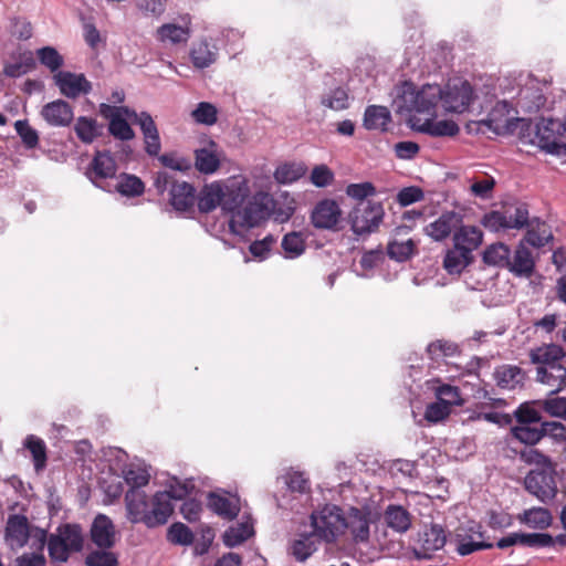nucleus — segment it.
I'll return each mask as SVG.
<instances>
[{"label":"nucleus","mask_w":566,"mask_h":566,"mask_svg":"<svg viewBox=\"0 0 566 566\" xmlns=\"http://www.w3.org/2000/svg\"><path fill=\"white\" fill-rule=\"evenodd\" d=\"M535 263L532 252L520 244L514 253L513 261H510L507 269L518 276H531L534 272Z\"/></svg>","instance_id":"33"},{"label":"nucleus","mask_w":566,"mask_h":566,"mask_svg":"<svg viewBox=\"0 0 566 566\" xmlns=\"http://www.w3.org/2000/svg\"><path fill=\"white\" fill-rule=\"evenodd\" d=\"M41 116L51 126L66 127L72 123L74 113L72 106L67 102L56 99L42 107Z\"/></svg>","instance_id":"18"},{"label":"nucleus","mask_w":566,"mask_h":566,"mask_svg":"<svg viewBox=\"0 0 566 566\" xmlns=\"http://www.w3.org/2000/svg\"><path fill=\"white\" fill-rule=\"evenodd\" d=\"M38 57L41 64L45 65L51 72L57 71L63 65L62 55L52 46L40 49Z\"/></svg>","instance_id":"60"},{"label":"nucleus","mask_w":566,"mask_h":566,"mask_svg":"<svg viewBox=\"0 0 566 566\" xmlns=\"http://www.w3.org/2000/svg\"><path fill=\"white\" fill-rule=\"evenodd\" d=\"M523 370L513 365H502L494 371L496 385L503 389H515L524 381Z\"/></svg>","instance_id":"32"},{"label":"nucleus","mask_w":566,"mask_h":566,"mask_svg":"<svg viewBox=\"0 0 566 566\" xmlns=\"http://www.w3.org/2000/svg\"><path fill=\"white\" fill-rule=\"evenodd\" d=\"M416 130L432 137H454L459 134V125L451 119L434 120L427 118L420 125L413 124Z\"/></svg>","instance_id":"25"},{"label":"nucleus","mask_w":566,"mask_h":566,"mask_svg":"<svg viewBox=\"0 0 566 566\" xmlns=\"http://www.w3.org/2000/svg\"><path fill=\"white\" fill-rule=\"evenodd\" d=\"M427 354L431 360L441 361L448 357L459 355L460 348L451 340L438 339L428 345Z\"/></svg>","instance_id":"42"},{"label":"nucleus","mask_w":566,"mask_h":566,"mask_svg":"<svg viewBox=\"0 0 566 566\" xmlns=\"http://www.w3.org/2000/svg\"><path fill=\"white\" fill-rule=\"evenodd\" d=\"M541 408L551 417L566 421V397H553L539 401Z\"/></svg>","instance_id":"61"},{"label":"nucleus","mask_w":566,"mask_h":566,"mask_svg":"<svg viewBox=\"0 0 566 566\" xmlns=\"http://www.w3.org/2000/svg\"><path fill=\"white\" fill-rule=\"evenodd\" d=\"M195 167L205 175L214 174L220 167V158L217 154V144L209 142L208 147L195 150Z\"/></svg>","instance_id":"26"},{"label":"nucleus","mask_w":566,"mask_h":566,"mask_svg":"<svg viewBox=\"0 0 566 566\" xmlns=\"http://www.w3.org/2000/svg\"><path fill=\"white\" fill-rule=\"evenodd\" d=\"M565 356L563 347L556 344L543 345L530 352V359L537 367L560 364Z\"/></svg>","instance_id":"28"},{"label":"nucleus","mask_w":566,"mask_h":566,"mask_svg":"<svg viewBox=\"0 0 566 566\" xmlns=\"http://www.w3.org/2000/svg\"><path fill=\"white\" fill-rule=\"evenodd\" d=\"M115 189L123 196L137 197L144 193L145 185L135 175L122 174Z\"/></svg>","instance_id":"47"},{"label":"nucleus","mask_w":566,"mask_h":566,"mask_svg":"<svg viewBox=\"0 0 566 566\" xmlns=\"http://www.w3.org/2000/svg\"><path fill=\"white\" fill-rule=\"evenodd\" d=\"M125 502L130 522L145 524L150 503L147 494L140 490H128L125 494Z\"/></svg>","instance_id":"24"},{"label":"nucleus","mask_w":566,"mask_h":566,"mask_svg":"<svg viewBox=\"0 0 566 566\" xmlns=\"http://www.w3.org/2000/svg\"><path fill=\"white\" fill-rule=\"evenodd\" d=\"M482 237L483 234L481 230L476 227L461 224L453 234L454 247L459 248L462 252L472 255L473 250L481 244Z\"/></svg>","instance_id":"27"},{"label":"nucleus","mask_w":566,"mask_h":566,"mask_svg":"<svg viewBox=\"0 0 566 566\" xmlns=\"http://www.w3.org/2000/svg\"><path fill=\"white\" fill-rule=\"evenodd\" d=\"M462 217L455 211L443 212L437 220L430 222L424 228L426 234L434 241H442L448 238L452 231L461 226Z\"/></svg>","instance_id":"17"},{"label":"nucleus","mask_w":566,"mask_h":566,"mask_svg":"<svg viewBox=\"0 0 566 566\" xmlns=\"http://www.w3.org/2000/svg\"><path fill=\"white\" fill-rule=\"evenodd\" d=\"M522 521L531 527L546 528L552 523V514L547 509L533 507L524 512Z\"/></svg>","instance_id":"51"},{"label":"nucleus","mask_w":566,"mask_h":566,"mask_svg":"<svg viewBox=\"0 0 566 566\" xmlns=\"http://www.w3.org/2000/svg\"><path fill=\"white\" fill-rule=\"evenodd\" d=\"M473 261V255L462 252L459 248L449 249L443 259V268L450 274H460Z\"/></svg>","instance_id":"39"},{"label":"nucleus","mask_w":566,"mask_h":566,"mask_svg":"<svg viewBox=\"0 0 566 566\" xmlns=\"http://www.w3.org/2000/svg\"><path fill=\"white\" fill-rule=\"evenodd\" d=\"M282 249L285 258L294 259L302 255L305 252L306 243L301 232L286 233L282 239Z\"/></svg>","instance_id":"45"},{"label":"nucleus","mask_w":566,"mask_h":566,"mask_svg":"<svg viewBox=\"0 0 566 566\" xmlns=\"http://www.w3.org/2000/svg\"><path fill=\"white\" fill-rule=\"evenodd\" d=\"M342 218V210L333 199H324L317 202L311 213V222L319 230H337Z\"/></svg>","instance_id":"10"},{"label":"nucleus","mask_w":566,"mask_h":566,"mask_svg":"<svg viewBox=\"0 0 566 566\" xmlns=\"http://www.w3.org/2000/svg\"><path fill=\"white\" fill-rule=\"evenodd\" d=\"M167 539L175 545L188 546L193 543L195 535L186 524L176 522L169 526Z\"/></svg>","instance_id":"50"},{"label":"nucleus","mask_w":566,"mask_h":566,"mask_svg":"<svg viewBox=\"0 0 566 566\" xmlns=\"http://www.w3.org/2000/svg\"><path fill=\"white\" fill-rule=\"evenodd\" d=\"M313 535L325 543H334L346 530L345 516L336 505H325L311 514Z\"/></svg>","instance_id":"1"},{"label":"nucleus","mask_w":566,"mask_h":566,"mask_svg":"<svg viewBox=\"0 0 566 566\" xmlns=\"http://www.w3.org/2000/svg\"><path fill=\"white\" fill-rule=\"evenodd\" d=\"M536 381L549 387L555 395L566 388V367L562 363L537 367Z\"/></svg>","instance_id":"21"},{"label":"nucleus","mask_w":566,"mask_h":566,"mask_svg":"<svg viewBox=\"0 0 566 566\" xmlns=\"http://www.w3.org/2000/svg\"><path fill=\"white\" fill-rule=\"evenodd\" d=\"M418 252L417 244L412 239L406 241H390L387 245V254L398 262H406Z\"/></svg>","instance_id":"41"},{"label":"nucleus","mask_w":566,"mask_h":566,"mask_svg":"<svg viewBox=\"0 0 566 566\" xmlns=\"http://www.w3.org/2000/svg\"><path fill=\"white\" fill-rule=\"evenodd\" d=\"M123 109L125 116H127L133 124L139 125L144 137L158 132L156 123L147 112L137 113L128 107H124Z\"/></svg>","instance_id":"52"},{"label":"nucleus","mask_w":566,"mask_h":566,"mask_svg":"<svg viewBox=\"0 0 566 566\" xmlns=\"http://www.w3.org/2000/svg\"><path fill=\"white\" fill-rule=\"evenodd\" d=\"M388 527L398 533H405L411 526L410 513L400 505H389L385 511Z\"/></svg>","instance_id":"36"},{"label":"nucleus","mask_w":566,"mask_h":566,"mask_svg":"<svg viewBox=\"0 0 566 566\" xmlns=\"http://www.w3.org/2000/svg\"><path fill=\"white\" fill-rule=\"evenodd\" d=\"M321 104L333 111H343L348 108V93L343 87H336L331 93L324 95Z\"/></svg>","instance_id":"55"},{"label":"nucleus","mask_w":566,"mask_h":566,"mask_svg":"<svg viewBox=\"0 0 566 566\" xmlns=\"http://www.w3.org/2000/svg\"><path fill=\"white\" fill-rule=\"evenodd\" d=\"M390 120V112L385 106L370 105L365 109L364 126L369 130H386Z\"/></svg>","instance_id":"34"},{"label":"nucleus","mask_w":566,"mask_h":566,"mask_svg":"<svg viewBox=\"0 0 566 566\" xmlns=\"http://www.w3.org/2000/svg\"><path fill=\"white\" fill-rule=\"evenodd\" d=\"M269 216L270 210L268 206L255 198L254 200L249 201L242 210H239L235 218L237 222L242 227L253 228L266 220Z\"/></svg>","instance_id":"23"},{"label":"nucleus","mask_w":566,"mask_h":566,"mask_svg":"<svg viewBox=\"0 0 566 566\" xmlns=\"http://www.w3.org/2000/svg\"><path fill=\"white\" fill-rule=\"evenodd\" d=\"M49 556L53 562L65 563L70 557V549L65 546L63 541L53 535L48 543Z\"/></svg>","instance_id":"62"},{"label":"nucleus","mask_w":566,"mask_h":566,"mask_svg":"<svg viewBox=\"0 0 566 566\" xmlns=\"http://www.w3.org/2000/svg\"><path fill=\"white\" fill-rule=\"evenodd\" d=\"M450 543L454 545L455 551L462 556L492 547V544H488L482 541L481 533L472 532V530H468L463 526H459L455 530Z\"/></svg>","instance_id":"15"},{"label":"nucleus","mask_w":566,"mask_h":566,"mask_svg":"<svg viewBox=\"0 0 566 566\" xmlns=\"http://www.w3.org/2000/svg\"><path fill=\"white\" fill-rule=\"evenodd\" d=\"M217 48L207 41L196 43L190 51L191 62L197 69H206L217 61Z\"/></svg>","instance_id":"35"},{"label":"nucleus","mask_w":566,"mask_h":566,"mask_svg":"<svg viewBox=\"0 0 566 566\" xmlns=\"http://www.w3.org/2000/svg\"><path fill=\"white\" fill-rule=\"evenodd\" d=\"M54 81L60 92L69 98H76L82 94L90 93L92 90L91 83L83 74L59 71L54 75Z\"/></svg>","instance_id":"14"},{"label":"nucleus","mask_w":566,"mask_h":566,"mask_svg":"<svg viewBox=\"0 0 566 566\" xmlns=\"http://www.w3.org/2000/svg\"><path fill=\"white\" fill-rule=\"evenodd\" d=\"M171 496L167 492H156L150 499L148 515L145 518V525L148 528H155L168 522L174 513Z\"/></svg>","instance_id":"11"},{"label":"nucleus","mask_w":566,"mask_h":566,"mask_svg":"<svg viewBox=\"0 0 566 566\" xmlns=\"http://www.w3.org/2000/svg\"><path fill=\"white\" fill-rule=\"evenodd\" d=\"M306 174V167L302 164L286 163L274 171V178L279 184H292Z\"/></svg>","instance_id":"46"},{"label":"nucleus","mask_w":566,"mask_h":566,"mask_svg":"<svg viewBox=\"0 0 566 566\" xmlns=\"http://www.w3.org/2000/svg\"><path fill=\"white\" fill-rule=\"evenodd\" d=\"M59 535L71 553H78L83 549L84 537L82 527L78 524H65L59 528Z\"/></svg>","instance_id":"37"},{"label":"nucleus","mask_w":566,"mask_h":566,"mask_svg":"<svg viewBox=\"0 0 566 566\" xmlns=\"http://www.w3.org/2000/svg\"><path fill=\"white\" fill-rule=\"evenodd\" d=\"M115 525L105 514H97L90 530V537L97 548L111 549L115 545Z\"/></svg>","instance_id":"13"},{"label":"nucleus","mask_w":566,"mask_h":566,"mask_svg":"<svg viewBox=\"0 0 566 566\" xmlns=\"http://www.w3.org/2000/svg\"><path fill=\"white\" fill-rule=\"evenodd\" d=\"M442 86L438 84H426L420 90L405 94V102H409V111L418 114H427L437 116L438 109L441 108Z\"/></svg>","instance_id":"6"},{"label":"nucleus","mask_w":566,"mask_h":566,"mask_svg":"<svg viewBox=\"0 0 566 566\" xmlns=\"http://www.w3.org/2000/svg\"><path fill=\"white\" fill-rule=\"evenodd\" d=\"M543 87L544 84L538 80L530 77L517 93L516 107L525 114L537 113L547 101Z\"/></svg>","instance_id":"8"},{"label":"nucleus","mask_w":566,"mask_h":566,"mask_svg":"<svg viewBox=\"0 0 566 566\" xmlns=\"http://www.w3.org/2000/svg\"><path fill=\"white\" fill-rule=\"evenodd\" d=\"M525 240L534 248H542L553 239L551 227L538 218H527Z\"/></svg>","instance_id":"30"},{"label":"nucleus","mask_w":566,"mask_h":566,"mask_svg":"<svg viewBox=\"0 0 566 566\" xmlns=\"http://www.w3.org/2000/svg\"><path fill=\"white\" fill-rule=\"evenodd\" d=\"M85 566H118V557L109 549H95L88 553L84 559Z\"/></svg>","instance_id":"54"},{"label":"nucleus","mask_w":566,"mask_h":566,"mask_svg":"<svg viewBox=\"0 0 566 566\" xmlns=\"http://www.w3.org/2000/svg\"><path fill=\"white\" fill-rule=\"evenodd\" d=\"M30 537L29 522L24 515H10L6 526V542L12 548L23 547Z\"/></svg>","instance_id":"19"},{"label":"nucleus","mask_w":566,"mask_h":566,"mask_svg":"<svg viewBox=\"0 0 566 566\" xmlns=\"http://www.w3.org/2000/svg\"><path fill=\"white\" fill-rule=\"evenodd\" d=\"M74 130L77 138L85 144L93 143L99 135L96 119L86 116H80L76 119Z\"/></svg>","instance_id":"48"},{"label":"nucleus","mask_w":566,"mask_h":566,"mask_svg":"<svg viewBox=\"0 0 566 566\" xmlns=\"http://www.w3.org/2000/svg\"><path fill=\"white\" fill-rule=\"evenodd\" d=\"M23 447L30 452L36 473L44 471L48 464V448L44 440L35 434H28Z\"/></svg>","instance_id":"29"},{"label":"nucleus","mask_w":566,"mask_h":566,"mask_svg":"<svg viewBox=\"0 0 566 566\" xmlns=\"http://www.w3.org/2000/svg\"><path fill=\"white\" fill-rule=\"evenodd\" d=\"M193 119L199 124L213 125L218 119V111L214 105L201 102L191 113Z\"/></svg>","instance_id":"57"},{"label":"nucleus","mask_w":566,"mask_h":566,"mask_svg":"<svg viewBox=\"0 0 566 566\" xmlns=\"http://www.w3.org/2000/svg\"><path fill=\"white\" fill-rule=\"evenodd\" d=\"M528 210L525 203H507L502 210L484 214L482 224L491 231L521 229L527 224Z\"/></svg>","instance_id":"3"},{"label":"nucleus","mask_w":566,"mask_h":566,"mask_svg":"<svg viewBox=\"0 0 566 566\" xmlns=\"http://www.w3.org/2000/svg\"><path fill=\"white\" fill-rule=\"evenodd\" d=\"M196 189L187 181H177L169 190V202L177 211H189L196 202Z\"/></svg>","instance_id":"22"},{"label":"nucleus","mask_w":566,"mask_h":566,"mask_svg":"<svg viewBox=\"0 0 566 566\" xmlns=\"http://www.w3.org/2000/svg\"><path fill=\"white\" fill-rule=\"evenodd\" d=\"M346 528L349 530L356 544L368 543L370 536L369 513L352 507L345 517Z\"/></svg>","instance_id":"20"},{"label":"nucleus","mask_w":566,"mask_h":566,"mask_svg":"<svg viewBox=\"0 0 566 566\" xmlns=\"http://www.w3.org/2000/svg\"><path fill=\"white\" fill-rule=\"evenodd\" d=\"M253 535V526L249 523H241L237 527H231L224 533V544L234 547L242 544Z\"/></svg>","instance_id":"53"},{"label":"nucleus","mask_w":566,"mask_h":566,"mask_svg":"<svg viewBox=\"0 0 566 566\" xmlns=\"http://www.w3.org/2000/svg\"><path fill=\"white\" fill-rule=\"evenodd\" d=\"M437 399L447 403L451 409L452 406H461L463 400L460 396V390L455 386L443 384L436 389Z\"/></svg>","instance_id":"58"},{"label":"nucleus","mask_w":566,"mask_h":566,"mask_svg":"<svg viewBox=\"0 0 566 566\" xmlns=\"http://www.w3.org/2000/svg\"><path fill=\"white\" fill-rule=\"evenodd\" d=\"M117 165L108 151H96L86 171L90 180L97 187L104 189L103 181L115 177Z\"/></svg>","instance_id":"12"},{"label":"nucleus","mask_w":566,"mask_h":566,"mask_svg":"<svg viewBox=\"0 0 566 566\" xmlns=\"http://www.w3.org/2000/svg\"><path fill=\"white\" fill-rule=\"evenodd\" d=\"M560 119L542 118L536 124V132L532 143L541 149L556 156L566 155V132Z\"/></svg>","instance_id":"2"},{"label":"nucleus","mask_w":566,"mask_h":566,"mask_svg":"<svg viewBox=\"0 0 566 566\" xmlns=\"http://www.w3.org/2000/svg\"><path fill=\"white\" fill-rule=\"evenodd\" d=\"M314 537L312 533L302 535L300 538L293 541L290 552L296 560H306L317 549Z\"/></svg>","instance_id":"49"},{"label":"nucleus","mask_w":566,"mask_h":566,"mask_svg":"<svg viewBox=\"0 0 566 566\" xmlns=\"http://www.w3.org/2000/svg\"><path fill=\"white\" fill-rule=\"evenodd\" d=\"M156 33L160 42H169L171 44L186 43L190 36L188 28L175 23L163 24L157 29Z\"/></svg>","instance_id":"38"},{"label":"nucleus","mask_w":566,"mask_h":566,"mask_svg":"<svg viewBox=\"0 0 566 566\" xmlns=\"http://www.w3.org/2000/svg\"><path fill=\"white\" fill-rule=\"evenodd\" d=\"M123 108L102 104L101 114L109 118L108 130L111 135L119 140H130L135 137V133L123 117L125 115Z\"/></svg>","instance_id":"16"},{"label":"nucleus","mask_w":566,"mask_h":566,"mask_svg":"<svg viewBox=\"0 0 566 566\" xmlns=\"http://www.w3.org/2000/svg\"><path fill=\"white\" fill-rule=\"evenodd\" d=\"M420 541L422 551L424 553H432L446 545L447 537L444 530L440 525L433 524L423 532Z\"/></svg>","instance_id":"40"},{"label":"nucleus","mask_w":566,"mask_h":566,"mask_svg":"<svg viewBox=\"0 0 566 566\" xmlns=\"http://www.w3.org/2000/svg\"><path fill=\"white\" fill-rule=\"evenodd\" d=\"M511 431L516 440L527 446H534L543 439L542 423L515 426Z\"/></svg>","instance_id":"44"},{"label":"nucleus","mask_w":566,"mask_h":566,"mask_svg":"<svg viewBox=\"0 0 566 566\" xmlns=\"http://www.w3.org/2000/svg\"><path fill=\"white\" fill-rule=\"evenodd\" d=\"M228 196L230 193H227L223 186L218 181L205 185L196 197L198 209L202 213H209L222 205L224 209L233 210L238 207V202L230 203L227 199Z\"/></svg>","instance_id":"9"},{"label":"nucleus","mask_w":566,"mask_h":566,"mask_svg":"<svg viewBox=\"0 0 566 566\" xmlns=\"http://www.w3.org/2000/svg\"><path fill=\"white\" fill-rule=\"evenodd\" d=\"M208 506L216 514L228 521L234 520L240 512L238 500H231L216 493L209 494Z\"/></svg>","instance_id":"31"},{"label":"nucleus","mask_w":566,"mask_h":566,"mask_svg":"<svg viewBox=\"0 0 566 566\" xmlns=\"http://www.w3.org/2000/svg\"><path fill=\"white\" fill-rule=\"evenodd\" d=\"M442 92L441 109L446 113L462 114L475 99L474 90L465 80L449 81Z\"/></svg>","instance_id":"4"},{"label":"nucleus","mask_w":566,"mask_h":566,"mask_svg":"<svg viewBox=\"0 0 566 566\" xmlns=\"http://www.w3.org/2000/svg\"><path fill=\"white\" fill-rule=\"evenodd\" d=\"M450 413L451 409L447 406V403L437 400L427 406L424 411V419L430 423H437L447 419Z\"/></svg>","instance_id":"63"},{"label":"nucleus","mask_w":566,"mask_h":566,"mask_svg":"<svg viewBox=\"0 0 566 566\" xmlns=\"http://www.w3.org/2000/svg\"><path fill=\"white\" fill-rule=\"evenodd\" d=\"M555 478V468L531 470L524 479V486L541 502L548 503L556 497L558 492Z\"/></svg>","instance_id":"5"},{"label":"nucleus","mask_w":566,"mask_h":566,"mask_svg":"<svg viewBox=\"0 0 566 566\" xmlns=\"http://www.w3.org/2000/svg\"><path fill=\"white\" fill-rule=\"evenodd\" d=\"M543 438L549 437L555 442H566V426L558 421L542 422Z\"/></svg>","instance_id":"64"},{"label":"nucleus","mask_w":566,"mask_h":566,"mask_svg":"<svg viewBox=\"0 0 566 566\" xmlns=\"http://www.w3.org/2000/svg\"><path fill=\"white\" fill-rule=\"evenodd\" d=\"M14 128L27 148L33 149L39 145V134L27 119L17 120Z\"/></svg>","instance_id":"56"},{"label":"nucleus","mask_w":566,"mask_h":566,"mask_svg":"<svg viewBox=\"0 0 566 566\" xmlns=\"http://www.w3.org/2000/svg\"><path fill=\"white\" fill-rule=\"evenodd\" d=\"M149 474L145 469L132 467L124 471L125 482L130 486L129 490H139L149 482Z\"/></svg>","instance_id":"59"},{"label":"nucleus","mask_w":566,"mask_h":566,"mask_svg":"<svg viewBox=\"0 0 566 566\" xmlns=\"http://www.w3.org/2000/svg\"><path fill=\"white\" fill-rule=\"evenodd\" d=\"M511 251L504 243L491 244L483 252V261L489 265H495L500 268H507L510 265Z\"/></svg>","instance_id":"43"},{"label":"nucleus","mask_w":566,"mask_h":566,"mask_svg":"<svg viewBox=\"0 0 566 566\" xmlns=\"http://www.w3.org/2000/svg\"><path fill=\"white\" fill-rule=\"evenodd\" d=\"M384 213L379 202H360L350 214L353 231L358 235L376 231L382 221Z\"/></svg>","instance_id":"7"}]
</instances>
